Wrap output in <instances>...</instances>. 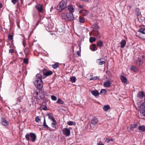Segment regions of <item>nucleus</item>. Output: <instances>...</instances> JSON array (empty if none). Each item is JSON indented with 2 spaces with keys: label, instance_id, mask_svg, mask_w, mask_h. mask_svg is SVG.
Listing matches in <instances>:
<instances>
[{
  "label": "nucleus",
  "instance_id": "obj_8",
  "mask_svg": "<svg viewBox=\"0 0 145 145\" xmlns=\"http://www.w3.org/2000/svg\"><path fill=\"white\" fill-rule=\"evenodd\" d=\"M140 112L142 114L145 116V105L144 104L142 103L140 106Z\"/></svg>",
  "mask_w": 145,
  "mask_h": 145
},
{
  "label": "nucleus",
  "instance_id": "obj_63",
  "mask_svg": "<svg viewBox=\"0 0 145 145\" xmlns=\"http://www.w3.org/2000/svg\"><path fill=\"white\" fill-rule=\"evenodd\" d=\"M143 103L144 104V105H145V99H144V102Z\"/></svg>",
  "mask_w": 145,
  "mask_h": 145
},
{
  "label": "nucleus",
  "instance_id": "obj_47",
  "mask_svg": "<svg viewBox=\"0 0 145 145\" xmlns=\"http://www.w3.org/2000/svg\"><path fill=\"white\" fill-rule=\"evenodd\" d=\"M76 5L77 6V7L79 8H83V5H81L80 4H78Z\"/></svg>",
  "mask_w": 145,
  "mask_h": 145
},
{
  "label": "nucleus",
  "instance_id": "obj_4",
  "mask_svg": "<svg viewBox=\"0 0 145 145\" xmlns=\"http://www.w3.org/2000/svg\"><path fill=\"white\" fill-rule=\"evenodd\" d=\"M25 137L27 140L32 141L33 142H34L35 141L37 138L36 135L32 133L27 134L25 136Z\"/></svg>",
  "mask_w": 145,
  "mask_h": 145
},
{
  "label": "nucleus",
  "instance_id": "obj_24",
  "mask_svg": "<svg viewBox=\"0 0 145 145\" xmlns=\"http://www.w3.org/2000/svg\"><path fill=\"white\" fill-rule=\"evenodd\" d=\"M120 79L122 82L126 83L127 82V79L124 76H121L120 77Z\"/></svg>",
  "mask_w": 145,
  "mask_h": 145
},
{
  "label": "nucleus",
  "instance_id": "obj_14",
  "mask_svg": "<svg viewBox=\"0 0 145 145\" xmlns=\"http://www.w3.org/2000/svg\"><path fill=\"white\" fill-rule=\"evenodd\" d=\"M1 124L2 125L8 126L9 125L8 122L4 118H3L1 119Z\"/></svg>",
  "mask_w": 145,
  "mask_h": 145
},
{
  "label": "nucleus",
  "instance_id": "obj_30",
  "mask_svg": "<svg viewBox=\"0 0 145 145\" xmlns=\"http://www.w3.org/2000/svg\"><path fill=\"white\" fill-rule=\"evenodd\" d=\"M48 118L49 119L52 120H54V116H53L52 114L50 113H49L48 114Z\"/></svg>",
  "mask_w": 145,
  "mask_h": 145
},
{
  "label": "nucleus",
  "instance_id": "obj_48",
  "mask_svg": "<svg viewBox=\"0 0 145 145\" xmlns=\"http://www.w3.org/2000/svg\"><path fill=\"white\" fill-rule=\"evenodd\" d=\"M18 0H11L12 3L14 4L15 5L16 3Z\"/></svg>",
  "mask_w": 145,
  "mask_h": 145
},
{
  "label": "nucleus",
  "instance_id": "obj_31",
  "mask_svg": "<svg viewBox=\"0 0 145 145\" xmlns=\"http://www.w3.org/2000/svg\"><path fill=\"white\" fill-rule=\"evenodd\" d=\"M96 39L95 38L91 37L89 38V42L90 43H92L95 41Z\"/></svg>",
  "mask_w": 145,
  "mask_h": 145
},
{
  "label": "nucleus",
  "instance_id": "obj_54",
  "mask_svg": "<svg viewBox=\"0 0 145 145\" xmlns=\"http://www.w3.org/2000/svg\"><path fill=\"white\" fill-rule=\"evenodd\" d=\"M110 139L108 138H106L105 141L107 142V143H108L110 142Z\"/></svg>",
  "mask_w": 145,
  "mask_h": 145
},
{
  "label": "nucleus",
  "instance_id": "obj_9",
  "mask_svg": "<svg viewBox=\"0 0 145 145\" xmlns=\"http://www.w3.org/2000/svg\"><path fill=\"white\" fill-rule=\"evenodd\" d=\"M92 34L94 36H95L98 39H100L101 37V34L98 30H94L92 32Z\"/></svg>",
  "mask_w": 145,
  "mask_h": 145
},
{
  "label": "nucleus",
  "instance_id": "obj_10",
  "mask_svg": "<svg viewBox=\"0 0 145 145\" xmlns=\"http://www.w3.org/2000/svg\"><path fill=\"white\" fill-rule=\"evenodd\" d=\"M143 63V61L140 57H138L135 62L136 65L138 66L142 65Z\"/></svg>",
  "mask_w": 145,
  "mask_h": 145
},
{
  "label": "nucleus",
  "instance_id": "obj_37",
  "mask_svg": "<svg viewBox=\"0 0 145 145\" xmlns=\"http://www.w3.org/2000/svg\"><path fill=\"white\" fill-rule=\"evenodd\" d=\"M59 66L58 64L56 63L52 65V67L54 69H56Z\"/></svg>",
  "mask_w": 145,
  "mask_h": 145
},
{
  "label": "nucleus",
  "instance_id": "obj_46",
  "mask_svg": "<svg viewBox=\"0 0 145 145\" xmlns=\"http://www.w3.org/2000/svg\"><path fill=\"white\" fill-rule=\"evenodd\" d=\"M74 122L71 121H69L68 123L67 124L69 125H73Z\"/></svg>",
  "mask_w": 145,
  "mask_h": 145
},
{
  "label": "nucleus",
  "instance_id": "obj_28",
  "mask_svg": "<svg viewBox=\"0 0 145 145\" xmlns=\"http://www.w3.org/2000/svg\"><path fill=\"white\" fill-rule=\"evenodd\" d=\"M52 72L50 71H47L46 73H44V75H45L46 76H48L51 75L52 74Z\"/></svg>",
  "mask_w": 145,
  "mask_h": 145
},
{
  "label": "nucleus",
  "instance_id": "obj_6",
  "mask_svg": "<svg viewBox=\"0 0 145 145\" xmlns=\"http://www.w3.org/2000/svg\"><path fill=\"white\" fill-rule=\"evenodd\" d=\"M35 8L39 12H43V5L42 4H37L35 6Z\"/></svg>",
  "mask_w": 145,
  "mask_h": 145
},
{
  "label": "nucleus",
  "instance_id": "obj_52",
  "mask_svg": "<svg viewBox=\"0 0 145 145\" xmlns=\"http://www.w3.org/2000/svg\"><path fill=\"white\" fill-rule=\"evenodd\" d=\"M47 71V69L45 68L43 69L42 70V72H43V75H44V73H46Z\"/></svg>",
  "mask_w": 145,
  "mask_h": 145
},
{
  "label": "nucleus",
  "instance_id": "obj_34",
  "mask_svg": "<svg viewBox=\"0 0 145 145\" xmlns=\"http://www.w3.org/2000/svg\"><path fill=\"white\" fill-rule=\"evenodd\" d=\"M136 16H137V18L139 17L140 16H141V15L140 14V12L139 10H138V11H137V10H136Z\"/></svg>",
  "mask_w": 145,
  "mask_h": 145
},
{
  "label": "nucleus",
  "instance_id": "obj_43",
  "mask_svg": "<svg viewBox=\"0 0 145 145\" xmlns=\"http://www.w3.org/2000/svg\"><path fill=\"white\" fill-rule=\"evenodd\" d=\"M127 129L129 132L132 131L133 130V128H132V127H131V125H130V126H129L127 127Z\"/></svg>",
  "mask_w": 145,
  "mask_h": 145
},
{
  "label": "nucleus",
  "instance_id": "obj_23",
  "mask_svg": "<svg viewBox=\"0 0 145 145\" xmlns=\"http://www.w3.org/2000/svg\"><path fill=\"white\" fill-rule=\"evenodd\" d=\"M97 44L98 47L101 48L103 45V43L102 41H99L97 42Z\"/></svg>",
  "mask_w": 145,
  "mask_h": 145
},
{
  "label": "nucleus",
  "instance_id": "obj_59",
  "mask_svg": "<svg viewBox=\"0 0 145 145\" xmlns=\"http://www.w3.org/2000/svg\"><path fill=\"white\" fill-rule=\"evenodd\" d=\"M53 7H52L50 8V11L51 12L52 11V10H53Z\"/></svg>",
  "mask_w": 145,
  "mask_h": 145
},
{
  "label": "nucleus",
  "instance_id": "obj_27",
  "mask_svg": "<svg viewBox=\"0 0 145 145\" xmlns=\"http://www.w3.org/2000/svg\"><path fill=\"white\" fill-rule=\"evenodd\" d=\"M78 20L79 22L81 23H84L85 22V18L82 16H80Z\"/></svg>",
  "mask_w": 145,
  "mask_h": 145
},
{
  "label": "nucleus",
  "instance_id": "obj_3",
  "mask_svg": "<svg viewBox=\"0 0 145 145\" xmlns=\"http://www.w3.org/2000/svg\"><path fill=\"white\" fill-rule=\"evenodd\" d=\"M67 3L66 1L62 0L58 5L57 9L58 12H60L64 9L67 6Z\"/></svg>",
  "mask_w": 145,
  "mask_h": 145
},
{
  "label": "nucleus",
  "instance_id": "obj_50",
  "mask_svg": "<svg viewBox=\"0 0 145 145\" xmlns=\"http://www.w3.org/2000/svg\"><path fill=\"white\" fill-rule=\"evenodd\" d=\"M22 99H23L22 97H20L17 98V100L18 101H19V102H21V100H22Z\"/></svg>",
  "mask_w": 145,
  "mask_h": 145
},
{
  "label": "nucleus",
  "instance_id": "obj_45",
  "mask_svg": "<svg viewBox=\"0 0 145 145\" xmlns=\"http://www.w3.org/2000/svg\"><path fill=\"white\" fill-rule=\"evenodd\" d=\"M8 39L9 40H11L13 39V36L11 35H9L8 36Z\"/></svg>",
  "mask_w": 145,
  "mask_h": 145
},
{
  "label": "nucleus",
  "instance_id": "obj_42",
  "mask_svg": "<svg viewBox=\"0 0 145 145\" xmlns=\"http://www.w3.org/2000/svg\"><path fill=\"white\" fill-rule=\"evenodd\" d=\"M35 121L37 122H39L40 121V119L39 118V116H37L35 118Z\"/></svg>",
  "mask_w": 145,
  "mask_h": 145
},
{
  "label": "nucleus",
  "instance_id": "obj_44",
  "mask_svg": "<svg viewBox=\"0 0 145 145\" xmlns=\"http://www.w3.org/2000/svg\"><path fill=\"white\" fill-rule=\"evenodd\" d=\"M24 63L26 64L28 63V60L27 58H25L24 60Z\"/></svg>",
  "mask_w": 145,
  "mask_h": 145
},
{
  "label": "nucleus",
  "instance_id": "obj_13",
  "mask_svg": "<svg viewBox=\"0 0 145 145\" xmlns=\"http://www.w3.org/2000/svg\"><path fill=\"white\" fill-rule=\"evenodd\" d=\"M91 123L93 125H95L98 122V120L97 118L95 117H93L91 119Z\"/></svg>",
  "mask_w": 145,
  "mask_h": 145
},
{
  "label": "nucleus",
  "instance_id": "obj_61",
  "mask_svg": "<svg viewBox=\"0 0 145 145\" xmlns=\"http://www.w3.org/2000/svg\"><path fill=\"white\" fill-rule=\"evenodd\" d=\"M113 140H114V139H110V141H112Z\"/></svg>",
  "mask_w": 145,
  "mask_h": 145
},
{
  "label": "nucleus",
  "instance_id": "obj_16",
  "mask_svg": "<svg viewBox=\"0 0 145 145\" xmlns=\"http://www.w3.org/2000/svg\"><path fill=\"white\" fill-rule=\"evenodd\" d=\"M138 21L140 22H143L145 23V18L142 16L141 15L139 17L137 18Z\"/></svg>",
  "mask_w": 145,
  "mask_h": 145
},
{
  "label": "nucleus",
  "instance_id": "obj_22",
  "mask_svg": "<svg viewBox=\"0 0 145 145\" xmlns=\"http://www.w3.org/2000/svg\"><path fill=\"white\" fill-rule=\"evenodd\" d=\"M111 83L109 81H107L104 83V85L106 87H109L110 86Z\"/></svg>",
  "mask_w": 145,
  "mask_h": 145
},
{
  "label": "nucleus",
  "instance_id": "obj_40",
  "mask_svg": "<svg viewBox=\"0 0 145 145\" xmlns=\"http://www.w3.org/2000/svg\"><path fill=\"white\" fill-rule=\"evenodd\" d=\"M98 78V76H94L93 77L90 78L89 79V80H95Z\"/></svg>",
  "mask_w": 145,
  "mask_h": 145
},
{
  "label": "nucleus",
  "instance_id": "obj_18",
  "mask_svg": "<svg viewBox=\"0 0 145 145\" xmlns=\"http://www.w3.org/2000/svg\"><path fill=\"white\" fill-rule=\"evenodd\" d=\"M68 10L70 12L72 13L74 11V8L72 5H70L68 7Z\"/></svg>",
  "mask_w": 145,
  "mask_h": 145
},
{
  "label": "nucleus",
  "instance_id": "obj_5",
  "mask_svg": "<svg viewBox=\"0 0 145 145\" xmlns=\"http://www.w3.org/2000/svg\"><path fill=\"white\" fill-rule=\"evenodd\" d=\"M39 90V93L38 91L35 92V97L39 99H42L44 98V96L43 90L42 89V91Z\"/></svg>",
  "mask_w": 145,
  "mask_h": 145
},
{
  "label": "nucleus",
  "instance_id": "obj_36",
  "mask_svg": "<svg viewBox=\"0 0 145 145\" xmlns=\"http://www.w3.org/2000/svg\"><path fill=\"white\" fill-rule=\"evenodd\" d=\"M93 28L95 29L94 30H97L99 29V27L98 25L97 24H95L93 26Z\"/></svg>",
  "mask_w": 145,
  "mask_h": 145
},
{
  "label": "nucleus",
  "instance_id": "obj_35",
  "mask_svg": "<svg viewBox=\"0 0 145 145\" xmlns=\"http://www.w3.org/2000/svg\"><path fill=\"white\" fill-rule=\"evenodd\" d=\"M96 45L95 44H92V48L91 49V50L93 51H95L96 50Z\"/></svg>",
  "mask_w": 145,
  "mask_h": 145
},
{
  "label": "nucleus",
  "instance_id": "obj_56",
  "mask_svg": "<svg viewBox=\"0 0 145 145\" xmlns=\"http://www.w3.org/2000/svg\"><path fill=\"white\" fill-rule=\"evenodd\" d=\"M97 145H104L103 144V143L101 141H99L98 142Z\"/></svg>",
  "mask_w": 145,
  "mask_h": 145
},
{
  "label": "nucleus",
  "instance_id": "obj_32",
  "mask_svg": "<svg viewBox=\"0 0 145 145\" xmlns=\"http://www.w3.org/2000/svg\"><path fill=\"white\" fill-rule=\"evenodd\" d=\"M106 91L105 89H101L100 91V93H99L100 94H102L103 93L104 95L106 93Z\"/></svg>",
  "mask_w": 145,
  "mask_h": 145
},
{
  "label": "nucleus",
  "instance_id": "obj_7",
  "mask_svg": "<svg viewBox=\"0 0 145 145\" xmlns=\"http://www.w3.org/2000/svg\"><path fill=\"white\" fill-rule=\"evenodd\" d=\"M62 131L63 134L66 136L68 137L70 135V130L69 128H65Z\"/></svg>",
  "mask_w": 145,
  "mask_h": 145
},
{
  "label": "nucleus",
  "instance_id": "obj_51",
  "mask_svg": "<svg viewBox=\"0 0 145 145\" xmlns=\"http://www.w3.org/2000/svg\"><path fill=\"white\" fill-rule=\"evenodd\" d=\"M14 52V50L13 49H10L9 50V53H11V55L12 54H13Z\"/></svg>",
  "mask_w": 145,
  "mask_h": 145
},
{
  "label": "nucleus",
  "instance_id": "obj_33",
  "mask_svg": "<svg viewBox=\"0 0 145 145\" xmlns=\"http://www.w3.org/2000/svg\"><path fill=\"white\" fill-rule=\"evenodd\" d=\"M71 81L73 83L76 82V77L75 76H72L71 78Z\"/></svg>",
  "mask_w": 145,
  "mask_h": 145
},
{
  "label": "nucleus",
  "instance_id": "obj_2",
  "mask_svg": "<svg viewBox=\"0 0 145 145\" xmlns=\"http://www.w3.org/2000/svg\"><path fill=\"white\" fill-rule=\"evenodd\" d=\"M61 16L63 19L69 21H72L74 18L73 14L70 12L63 13L61 14Z\"/></svg>",
  "mask_w": 145,
  "mask_h": 145
},
{
  "label": "nucleus",
  "instance_id": "obj_57",
  "mask_svg": "<svg viewBox=\"0 0 145 145\" xmlns=\"http://www.w3.org/2000/svg\"><path fill=\"white\" fill-rule=\"evenodd\" d=\"M42 109L44 110H47V107L45 106L42 108Z\"/></svg>",
  "mask_w": 145,
  "mask_h": 145
},
{
  "label": "nucleus",
  "instance_id": "obj_38",
  "mask_svg": "<svg viewBox=\"0 0 145 145\" xmlns=\"http://www.w3.org/2000/svg\"><path fill=\"white\" fill-rule=\"evenodd\" d=\"M131 127H132V128H133V129H134L135 128H136L138 127V124L137 123H135V124H133L131 125Z\"/></svg>",
  "mask_w": 145,
  "mask_h": 145
},
{
  "label": "nucleus",
  "instance_id": "obj_1",
  "mask_svg": "<svg viewBox=\"0 0 145 145\" xmlns=\"http://www.w3.org/2000/svg\"><path fill=\"white\" fill-rule=\"evenodd\" d=\"M33 83L38 90L42 91L43 87V82L42 80L41 73L36 74Z\"/></svg>",
  "mask_w": 145,
  "mask_h": 145
},
{
  "label": "nucleus",
  "instance_id": "obj_53",
  "mask_svg": "<svg viewBox=\"0 0 145 145\" xmlns=\"http://www.w3.org/2000/svg\"><path fill=\"white\" fill-rule=\"evenodd\" d=\"M136 69V68L135 66H132L131 67V70L134 71H135Z\"/></svg>",
  "mask_w": 145,
  "mask_h": 145
},
{
  "label": "nucleus",
  "instance_id": "obj_49",
  "mask_svg": "<svg viewBox=\"0 0 145 145\" xmlns=\"http://www.w3.org/2000/svg\"><path fill=\"white\" fill-rule=\"evenodd\" d=\"M33 17H35L37 15V12L36 11H33Z\"/></svg>",
  "mask_w": 145,
  "mask_h": 145
},
{
  "label": "nucleus",
  "instance_id": "obj_26",
  "mask_svg": "<svg viewBox=\"0 0 145 145\" xmlns=\"http://www.w3.org/2000/svg\"><path fill=\"white\" fill-rule=\"evenodd\" d=\"M138 129L142 132H144L145 131V126L144 125L140 126L138 127Z\"/></svg>",
  "mask_w": 145,
  "mask_h": 145
},
{
  "label": "nucleus",
  "instance_id": "obj_41",
  "mask_svg": "<svg viewBox=\"0 0 145 145\" xmlns=\"http://www.w3.org/2000/svg\"><path fill=\"white\" fill-rule=\"evenodd\" d=\"M51 97L52 99L54 101H56L57 99V97L54 95H51Z\"/></svg>",
  "mask_w": 145,
  "mask_h": 145
},
{
  "label": "nucleus",
  "instance_id": "obj_58",
  "mask_svg": "<svg viewBox=\"0 0 145 145\" xmlns=\"http://www.w3.org/2000/svg\"><path fill=\"white\" fill-rule=\"evenodd\" d=\"M3 7V5L2 3L0 2V8H1Z\"/></svg>",
  "mask_w": 145,
  "mask_h": 145
},
{
  "label": "nucleus",
  "instance_id": "obj_55",
  "mask_svg": "<svg viewBox=\"0 0 145 145\" xmlns=\"http://www.w3.org/2000/svg\"><path fill=\"white\" fill-rule=\"evenodd\" d=\"M77 54L79 56H81V52L80 51H78L77 52Z\"/></svg>",
  "mask_w": 145,
  "mask_h": 145
},
{
  "label": "nucleus",
  "instance_id": "obj_20",
  "mask_svg": "<svg viewBox=\"0 0 145 145\" xmlns=\"http://www.w3.org/2000/svg\"><path fill=\"white\" fill-rule=\"evenodd\" d=\"M53 122L51 124L52 126L55 128V129H57V128L56 126V125H57V123L56 120L54 119V120H52Z\"/></svg>",
  "mask_w": 145,
  "mask_h": 145
},
{
  "label": "nucleus",
  "instance_id": "obj_15",
  "mask_svg": "<svg viewBox=\"0 0 145 145\" xmlns=\"http://www.w3.org/2000/svg\"><path fill=\"white\" fill-rule=\"evenodd\" d=\"M144 95V93L143 91H139L138 93L137 97L140 99L143 98Z\"/></svg>",
  "mask_w": 145,
  "mask_h": 145
},
{
  "label": "nucleus",
  "instance_id": "obj_60",
  "mask_svg": "<svg viewBox=\"0 0 145 145\" xmlns=\"http://www.w3.org/2000/svg\"><path fill=\"white\" fill-rule=\"evenodd\" d=\"M142 58L145 59V55H142Z\"/></svg>",
  "mask_w": 145,
  "mask_h": 145
},
{
  "label": "nucleus",
  "instance_id": "obj_11",
  "mask_svg": "<svg viewBox=\"0 0 145 145\" xmlns=\"http://www.w3.org/2000/svg\"><path fill=\"white\" fill-rule=\"evenodd\" d=\"M103 58L97 59L96 61V62L97 64L100 65L105 64L106 63V61H103Z\"/></svg>",
  "mask_w": 145,
  "mask_h": 145
},
{
  "label": "nucleus",
  "instance_id": "obj_25",
  "mask_svg": "<svg viewBox=\"0 0 145 145\" xmlns=\"http://www.w3.org/2000/svg\"><path fill=\"white\" fill-rule=\"evenodd\" d=\"M91 93L95 96H98L99 94L98 91L96 90L92 91L91 92Z\"/></svg>",
  "mask_w": 145,
  "mask_h": 145
},
{
  "label": "nucleus",
  "instance_id": "obj_62",
  "mask_svg": "<svg viewBox=\"0 0 145 145\" xmlns=\"http://www.w3.org/2000/svg\"><path fill=\"white\" fill-rule=\"evenodd\" d=\"M23 46H24V47L25 46V44L24 43H23Z\"/></svg>",
  "mask_w": 145,
  "mask_h": 145
},
{
  "label": "nucleus",
  "instance_id": "obj_21",
  "mask_svg": "<svg viewBox=\"0 0 145 145\" xmlns=\"http://www.w3.org/2000/svg\"><path fill=\"white\" fill-rule=\"evenodd\" d=\"M126 44V41L124 40H122L120 42V47L121 48H124L125 45Z\"/></svg>",
  "mask_w": 145,
  "mask_h": 145
},
{
  "label": "nucleus",
  "instance_id": "obj_29",
  "mask_svg": "<svg viewBox=\"0 0 145 145\" xmlns=\"http://www.w3.org/2000/svg\"><path fill=\"white\" fill-rule=\"evenodd\" d=\"M139 32L142 34H145V28H141L139 29Z\"/></svg>",
  "mask_w": 145,
  "mask_h": 145
},
{
  "label": "nucleus",
  "instance_id": "obj_12",
  "mask_svg": "<svg viewBox=\"0 0 145 145\" xmlns=\"http://www.w3.org/2000/svg\"><path fill=\"white\" fill-rule=\"evenodd\" d=\"M43 126H44V128H45L47 129L48 130H49L50 131H54V130L51 128L50 127H49L46 124L45 118H44V122L43 123Z\"/></svg>",
  "mask_w": 145,
  "mask_h": 145
},
{
  "label": "nucleus",
  "instance_id": "obj_39",
  "mask_svg": "<svg viewBox=\"0 0 145 145\" xmlns=\"http://www.w3.org/2000/svg\"><path fill=\"white\" fill-rule=\"evenodd\" d=\"M57 103L59 104H62L63 103V102L60 99H59L57 101Z\"/></svg>",
  "mask_w": 145,
  "mask_h": 145
},
{
  "label": "nucleus",
  "instance_id": "obj_19",
  "mask_svg": "<svg viewBox=\"0 0 145 145\" xmlns=\"http://www.w3.org/2000/svg\"><path fill=\"white\" fill-rule=\"evenodd\" d=\"M110 106L108 105H105L103 107V110L106 112L108 111V110L110 109Z\"/></svg>",
  "mask_w": 145,
  "mask_h": 145
},
{
  "label": "nucleus",
  "instance_id": "obj_17",
  "mask_svg": "<svg viewBox=\"0 0 145 145\" xmlns=\"http://www.w3.org/2000/svg\"><path fill=\"white\" fill-rule=\"evenodd\" d=\"M79 13L82 14L83 16H86L88 15V12L86 10H80Z\"/></svg>",
  "mask_w": 145,
  "mask_h": 145
}]
</instances>
